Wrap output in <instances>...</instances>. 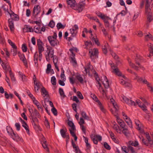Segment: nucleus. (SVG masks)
Here are the masks:
<instances>
[{
	"label": "nucleus",
	"mask_w": 153,
	"mask_h": 153,
	"mask_svg": "<svg viewBox=\"0 0 153 153\" xmlns=\"http://www.w3.org/2000/svg\"><path fill=\"white\" fill-rule=\"evenodd\" d=\"M6 129L7 133L13 140L17 142L19 141L22 142L23 141V139L20 137L17 134L15 133L12 128L10 126H7Z\"/></svg>",
	"instance_id": "f257e3e1"
},
{
	"label": "nucleus",
	"mask_w": 153,
	"mask_h": 153,
	"mask_svg": "<svg viewBox=\"0 0 153 153\" xmlns=\"http://www.w3.org/2000/svg\"><path fill=\"white\" fill-rule=\"evenodd\" d=\"M47 47L46 52L47 54H45V56L46 60L49 61L50 60V57L52 58L53 56L54 51L51 46H47Z\"/></svg>",
	"instance_id": "f03ea898"
},
{
	"label": "nucleus",
	"mask_w": 153,
	"mask_h": 153,
	"mask_svg": "<svg viewBox=\"0 0 153 153\" xmlns=\"http://www.w3.org/2000/svg\"><path fill=\"white\" fill-rule=\"evenodd\" d=\"M30 119L31 120V123L34 126V128L35 129L41 130L40 128L38 125L39 120L37 119V117H35L34 115H32V116H31Z\"/></svg>",
	"instance_id": "7ed1b4c3"
},
{
	"label": "nucleus",
	"mask_w": 153,
	"mask_h": 153,
	"mask_svg": "<svg viewBox=\"0 0 153 153\" xmlns=\"http://www.w3.org/2000/svg\"><path fill=\"white\" fill-rule=\"evenodd\" d=\"M123 100L126 103L128 104L131 105H136L137 104H139L140 102L139 100L136 101V103L134 101H132L131 100L129 99L128 98H127L125 96L122 97Z\"/></svg>",
	"instance_id": "20e7f679"
},
{
	"label": "nucleus",
	"mask_w": 153,
	"mask_h": 153,
	"mask_svg": "<svg viewBox=\"0 0 153 153\" xmlns=\"http://www.w3.org/2000/svg\"><path fill=\"white\" fill-rule=\"evenodd\" d=\"M51 38V37H48V40L52 47H54L59 45V42L57 39H53Z\"/></svg>",
	"instance_id": "39448f33"
},
{
	"label": "nucleus",
	"mask_w": 153,
	"mask_h": 153,
	"mask_svg": "<svg viewBox=\"0 0 153 153\" xmlns=\"http://www.w3.org/2000/svg\"><path fill=\"white\" fill-rule=\"evenodd\" d=\"M37 42L38 51H44L45 48L43 47L44 44L42 42L40 39H39L37 40Z\"/></svg>",
	"instance_id": "423d86ee"
},
{
	"label": "nucleus",
	"mask_w": 153,
	"mask_h": 153,
	"mask_svg": "<svg viewBox=\"0 0 153 153\" xmlns=\"http://www.w3.org/2000/svg\"><path fill=\"white\" fill-rule=\"evenodd\" d=\"M111 66L113 70V71H112V72H114L116 75L119 76H122V73L118 68H115L114 64H111Z\"/></svg>",
	"instance_id": "0eeeda50"
},
{
	"label": "nucleus",
	"mask_w": 153,
	"mask_h": 153,
	"mask_svg": "<svg viewBox=\"0 0 153 153\" xmlns=\"http://www.w3.org/2000/svg\"><path fill=\"white\" fill-rule=\"evenodd\" d=\"M40 11V7L38 5L35 6L33 9V13L34 14V16L35 18L36 17Z\"/></svg>",
	"instance_id": "6e6552de"
},
{
	"label": "nucleus",
	"mask_w": 153,
	"mask_h": 153,
	"mask_svg": "<svg viewBox=\"0 0 153 153\" xmlns=\"http://www.w3.org/2000/svg\"><path fill=\"white\" fill-rule=\"evenodd\" d=\"M84 7V4H75L73 9L77 10L78 12H80L82 10Z\"/></svg>",
	"instance_id": "1a4fd4ad"
},
{
	"label": "nucleus",
	"mask_w": 153,
	"mask_h": 153,
	"mask_svg": "<svg viewBox=\"0 0 153 153\" xmlns=\"http://www.w3.org/2000/svg\"><path fill=\"white\" fill-rule=\"evenodd\" d=\"M98 53V50L96 49H94L93 50H91L89 51V53L90 54V56L91 58L94 56H95L97 58L98 57L97 55Z\"/></svg>",
	"instance_id": "9d476101"
},
{
	"label": "nucleus",
	"mask_w": 153,
	"mask_h": 153,
	"mask_svg": "<svg viewBox=\"0 0 153 153\" xmlns=\"http://www.w3.org/2000/svg\"><path fill=\"white\" fill-rule=\"evenodd\" d=\"M9 24V27L11 31H13L14 30L15 28L14 26V21L12 19H9L8 21Z\"/></svg>",
	"instance_id": "9b49d317"
},
{
	"label": "nucleus",
	"mask_w": 153,
	"mask_h": 153,
	"mask_svg": "<svg viewBox=\"0 0 153 153\" xmlns=\"http://www.w3.org/2000/svg\"><path fill=\"white\" fill-rule=\"evenodd\" d=\"M18 54L20 59L22 61L25 65H27V62L26 59L25 57V55L23 54H22L21 53L19 52Z\"/></svg>",
	"instance_id": "f8f14e48"
},
{
	"label": "nucleus",
	"mask_w": 153,
	"mask_h": 153,
	"mask_svg": "<svg viewBox=\"0 0 153 153\" xmlns=\"http://www.w3.org/2000/svg\"><path fill=\"white\" fill-rule=\"evenodd\" d=\"M137 147L138 148L137 149H134V147L131 146H128V151H130L131 153H137V151L141 149L140 147L139 146H138Z\"/></svg>",
	"instance_id": "ddd939ff"
},
{
	"label": "nucleus",
	"mask_w": 153,
	"mask_h": 153,
	"mask_svg": "<svg viewBox=\"0 0 153 153\" xmlns=\"http://www.w3.org/2000/svg\"><path fill=\"white\" fill-rule=\"evenodd\" d=\"M63 128L61 129L60 130V133L62 137L63 138H65L66 137V135L68 134L66 133L67 131V129L66 127L65 126H63Z\"/></svg>",
	"instance_id": "4468645a"
},
{
	"label": "nucleus",
	"mask_w": 153,
	"mask_h": 153,
	"mask_svg": "<svg viewBox=\"0 0 153 153\" xmlns=\"http://www.w3.org/2000/svg\"><path fill=\"white\" fill-rule=\"evenodd\" d=\"M1 65L3 69L6 72H7L9 70H11L10 67L7 63L2 62Z\"/></svg>",
	"instance_id": "2eb2a0df"
},
{
	"label": "nucleus",
	"mask_w": 153,
	"mask_h": 153,
	"mask_svg": "<svg viewBox=\"0 0 153 153\" xmlns=\"http://www.w3.org/2000/svg\"><path fill=\"white\" fill-rule=\"evenodd\" d=\"M124 119L129 127L131 128H132V122L130 118L128 117L127 116H126L125 118H124Z\"/></svg>",
	"instance_id": "dca6fc26"
},
{
	"label": "nucleus",
	"mask_w": 153,
	"mask_h": 153,
	"mask_svg": "<svg viewBox=\"0 0 153 153\" xmlns=\"http://www.w3.org/2000/svg\"><path fill=\"white\" fill-rule=\"evenodd\" d=\"M75 76L76 78L79 82H80L81 84H83L84 80L81 75L79 73H77Z\"/></svg>",
	"instance_id": "f3484780"
},
{
	"label": "nucleus",
	"mask_w": 153,
	"mask_h": 153,
	"mask_svg": "<svg viewBox=\"0 0 153 153\" xmlns=\"http://www.w3.org/2000/svg\"><path fill=\"white\" fill-rule=\"evenodd\" d=\"M148 12L147 17V22L146 25L147 27L149 26V23L150 22L153 20V16L152 15L151 13L149 12Z\"/></svg>",
	"instance_id": "a211bd4d"
},
{
	"label": "nucleus",
	"mask_w": 153,
	"mask_h": 153,
	"mask_svg": "<svg viewBox=\"0 0 153 153\" xmlns=\"http://www.w3.org/2000/svg\"><path fill=\"white\" fill-rule=\"evenodd\" d=\"M146 1L145 5V11L146 13H147L149 10H150V3L149 0H145Z\"/></svg>",
	"instance_id": "6ab92c4d"
},
{
	"label": "nucleus",
	"mask_w": 153,
	"mask_h": 153,
	"mask_svg": "<svg viewBox=\"0 0 153 153\" xmlns=\"http://www.w3.org/2000/svg\"><path fill=\"white\" fill-rule=\"evenodd\" d=\"M38 53L37 51H36L34 54L33 56V61L34 63L36 66H38Z\"/></svg>",
	"instance_id": "aec40b11"
},
{
	"label": "nucleus",
	"mask_w": 153,
	"mask_h": 153,
	"mask_svg": "<svg viewBox=\"0 0 153 153\" xmlns=\"http://www.w3.org/2000/svg\"><path fill=\"white\" fill-rule=\"evenodd\" d=\"M128 143L129 144L128 145L130 146H133L134 147H137L138 146L139 143L137 141H132V140H130L128 142Z\"/></svg>",
	"instance_id": "412c9836"
},
{
	"label": "nucleus",
	"mask_w": 153,
	"mask_h": 153,
	"mask_svg": "<svg viewBox=\"0 0 153 153\" xmlns=\"http://www.w3.org/2000/svg\"><path fill=\"white\" fill-rule=\"evenodd\" d=\"M34 85H35V91L36 92V91H38L39 88L41 86H42L41 84L39 82H36V83L34 84Z\"/></svg>",
	"instance_id": "4be33fe9"
},
{
	"label": "nucleus",
	"mask_w": 153,
	"mask_h": 153,
	"mask_svg": "<svg viewBox=\"0 0 153 153\" xmlns=\"http://www.w3.org/2000/svg\"><path fill=\"white\" fill-rule=\"evenodd\" d=\"M11 18L10 19H12L13 20H18V18H17V15L16 14H15L12 11H11V13L8 12Z\"/></svg>",
	"instance_id": "5701e85b"
},
{
	"label": "nucleus",
	"mask_w": 153,
	"mask_h": 153,
	"mask_svg": "<svg viewBox=\"0 0 153 153\" xmlns=\"http://www.w3.org/2000/svg\"><path fill=\"white\" fill-rule=\"evenodd\" d=\"M67 4L70 5V6L73 8L75 6V0H68L67 1Z\"/></svg>",
	"instance_id": "b1692460"
},
{
	"label": "nucleus",
	"mask_w": 153,
	"mask_h": 153,
	"mask_svg": "<svg viewBox=\"0 0 153 153\" xmlns=\"http://www.w3.org/2000/svg\"><path fill=\"white\" fill-rule=\"evenodd\" d=\"M109 133L111 138L112 139L113 141L115 143H117L118 142V140L115 138L114 134L111 131H109Z\"/></svg>",
	"instance_id": "393cba45"
},
{
	"label": "nucleus",
	"mask_w": 153,
	"mask_h": 153,
	"mask_svg": "<svg viewBox=\"0 0 153 153\" xmlns=\"http://www.w3.org/2000/svg\"><path fill=\"white\" fill-rule=\"evenodd\" d=\"M104 80L105 81V83H103L105 88H107L109 87V82L106 76H104Z\"/></svg>",
	"instance_id": "a878e982"
},
{
	"label": "nucleus",
	"mask_w": 153,
	"mask_h": 153,
	"mask_svg": "<svg viewBox=\"0 0 153 153\" xmlns=\"http://www.w3.org/2000/svg\"><path fill=\"white\" fill-rule=\"evenodd\" d=\"M81 114L82 117L87 120H90V118L87 115L86 113L84 111H81Z\"/></svg>",
	"instance_id": "bb28decb"
},
{
	"label": "nucleus",
	"mask_w": 153,
	"mask_h": 153,
	"mask_svg": "<svg viewBox=\"0 0 153 153\" xmlns=\"http://www.w3.org/2000/svg\"><path fill=\"white\" fill-rule=\"evenodd\" d=\"M83 137L84 139V141L86 143V146L88 149H90L91 148L90 144L88 143V138L85 137L84 136H83Z\"/></svg>",
	"instance_id": "cd10ccee"
},
{
	"label": "nucleus",
	"mask_w": 153,
	"mask_h": 153,
	"mask_svg": "<svg viewBox=\"0 0 153 153\" xmlns=\"http://www.w3.org/2000/svg\"><path fill=\"white\" fill-rule=\"evenodd\" d=\"M33 103L36 105L39 109H41L42 110L43 108L41 105H39V103L38 101L36 100V99L35 100H33Z\"/></svg>",
	"instance_id": "c85d7f7f"
},
{
	"label": "nucleus",
	"mask_w": 153,
	"mask_h": 153,
	"mask_svg": "<svg viewBox=\"0 0 153 153\" xmlns=\"http://www.w3.org/2000/svg\"><path fill=\"white\" fill-rule=\"evenodd\" d=\"M142 141L145 145L147 146H151L153 144H150L148 140H146L144 138L143 139Z\"/></svg>",
	"instance_id": "c756f323"
},
{
	"label": "nucleus",
	"mask_w": 153,
	"mask_h": 153,
	"mask_svg": "<svg viewBox=\"0 0 153 153\" xmlns=\"http://www.w3.org/2000/svg\"><path fill=\"white\" fill-rule=\"evenodd\" d=\"M41 92L42 95H44L45 96L48 95V92L46 91L45 88L43 87L41 89Z\"/></svg>",
	"instance_id": "7c9ffc66"
},
{
	"label": "nucleus",
	"mask_w": 153,
	"mask_h": 153,
	"mask_svg": "<svg viewBox=\"0 0 153 153\" xmlns=\"http://www.w3.org/2000/svg\"><path fill=\"white\" fill-rule=\"evenodd\" d=\"M75 55H73V56H71V61L73 65H77V63L76 59L75 58Z\"/></svg>",
	"instance_id": "2f4dec72"
},
{
	"label": "nucleus",
	"mask_w": 153,
	"mask_h": 153,
	"mask_svg": "<svg viewBox=\"0 0 153 153\" xmlns=\"http://www.w3.org/2000/svg\"><path fill=\"white\" fill-rule=\"evenodd\" d=\"M70 31L71 33V36L72 37H75L77 33V31L74 28L71 29Z\"/></svg>",
	"instance_id": "473e14b6"
},
{
	"label": "nucleus",
	"mask_w": 153,
	"mask_h": 153,
	"mask_svg": "<svg viewBox=\"0 0 153 153\" xmlns=\"http://www.w3.org/2000/svg\"><path fill=\"white\" fill-rule=\"evenodd\" d=\"M68 124L69 126L71 127V129L73 130H76L75 126L73 123L71 121L69 120L68 122Z\"/></svg>",
	"instance_id": "72a5a7b5"
},
{
	"label": "nucleus",
	"mask_w": 153,
	"mask_h": 153,
	"mask_svg": "<svg viewBox=\"0 0 153 153\" xmlns=\"http://www.w3.org/2000/svg\"><path fill=\"white\" fill-rule=\"evenodd\" d=\"M22 124L23 127L25 128L27 133L28 134H29V130L28 128V126L27 125V123L25 122L24 123H22Z\"/></svg>",
	"instance_id": "f704fd0d"
},
{
	"label": "nucleus",
	"mask_w": 153,
	"mask_h": 153,
	"mask_svg": "<svg viewBox=\"0 0 153 153\" xmlns=\"http://www.w3.org/2000/svg\"><path fill=\"white\" fill-rule=\"evenodd\" d=\"M146 135V137L147 140L149 141L150 144H153V141L151 140V137L149 135V133L148 132L144 133Z\"/></svg>",
	"instance_id": "c9c22d12"
},
{
	"label": "nucleus",
	"mask_w": 153,
	"mask_h": 153,
	"mask_svg": "<svg viewBox=\"0 0 153 153\" xmlns=\"http://www.w3.org/2000/svg\"><path fill=\"white\" fill-rule=\"evenodd\" d=\"M134 75L136 77L135 78V79H137V81L139 82H143V79L142 77H140L137 76V74L135 73H134Z\"/></svg>",
	"instance_id": "e433bc0d"
},
{
	"label": "nucleus",
	"mask_w": 153,
	"mask_h": 153,
	"mask_svg": "<svg viewBox=\"0 0 153 153\" xmlns=\"http://www.w3.org/2000/svg\"><path fill=\"white\" fill-rule=\"evenodd\" d=\"M33 114H34V116L35 115L36 117L38 118H40L41 116L39 113L38 111L36 109H34V113Z\"/></svg>",
	"instance_id": "4c0bfd02"
},
{
	"label": "nucleus",
	"mask_w": 153,
	"mask_h": 153,
	"mask_svg": "<svg viewBox=\"0 0 153 153\" xmlns=\"http://www.w3.org/2000/svg\"><path fill=\"white\" fill-rule=\"evenodd\" d=\"M91 66L90 65V64L89 63L88 65L86 67H84L85 71L86 74L88 73L89 74H90L89 71L91 69Z\"/></svg>",
	"instance_id": "58836bf2"
},
{
	"label": "nucleus",
	"mask_w": 153,
	"mask_h": 153,
	"mask_svg": "<svg viewBox=\"0 0 153 153\" xmlns=\"http://www.w3.org/2000/svg\"><path fill=\"white\" fill-rule=\"evenodd\" d=\"M135 123L136 125L138 127L137 129L139 131H140V132H143V130H142L140 127L139 126L140 123V121L139 120H135Z\"/></svg>",
	"instance_id": "ea45409f"
},
{
	"label": "nucleus",
	"mask_w": 153,
	"mask_h": 153,
	"mask_svg": "<svg viewBox=\"0 0 153 153\" xmlns=\"http://www.w3.org/2000/svg\"><path fill=\"white\" fill-rule=\"evenodd\" d=\"M9 74L11 80L15 82L16 81V79L14 76V75L13 73L11 70H9Z\"/></svg>",
	"instance_id": "a19ab883"
},
{
	"label": "nucleus",
	"mask_w": 153,
	"mask_h": 153,
	"mask_svg": "<svg viewBox=\"0 0 153 153\" xmlns=\"http://www.w3.org/2000/svg\"><path fill=\"white\" fill-rule=\"evenodd\" d=\"M46 143V141H44L43 143L42 144V146L44 149H45L47 152H49V150Z\"/></svg>",
	"instance_id": "79ce46f5"
},
{
	"label": "nucleus",
	"mask_w": 153,
	"mask_h": 153,
	"mask_svg": "<svg viewBox=\"0 0 153 153\" xmlns=\"http://www.w3.org/2000/svg\"><path fill=\"white\" fill-rule=\"evenodd\" d=\"M34 32L37 33H41V30H40V27L39 26H35L34 27Z\"/></svg>",
	"instance_id": "37998d69"
},
{
	"label": "nucleus",
	"mask_w": 153,
	"mask_h": 153,
	"mask_svg": "<svg viewBox=\"0 0 153 153\" xmlns=\"http://www.w3.org/2000/svg\"><path fill=\"white\" fill-rule=\"evenodd\" d=\"M8 42L13 48H17V46L10 39H8Z\"/></svg>",
	"instance_id": "c03bdc74"
},
{
	"label": "nucleus",
	"mask_w": 153,
	"mask_h": 153,
	"mask_svg": "<svg viewBox=\"0 0 153 153\" xmlns=\"http://www.w3.org/2000/svg\"><path fill=\"white\" fill-rule=\"evenodd\" d=\"M51 64H48L47 65V68L46 70V73L49 74L51 70Z\"/></svg>",
	"instance_id": "a18cd8bd"
},
{
	"label": "nucleus",
	"mask_w": 153,
	"mask_h": 153,
	"mask_svg": "<svg viewBox=\"0 0 153 153\" xmlns=\"http://www.w3.org/2000/svg\"><path fill=\"white\" fill-rule=\"evenodd\" d=\"M123 131H122V133L126 136H127L128 135V134H129V131L128 129L126 128H123Z\"/></svg>",
	"instance_id": "49530a36"
},
{
	"label": "nucleus",
	"mask_w": 153,
	"mask_h": 153,
	"mask_svg": "<svg viewBox=\"0 0 153 153\" xmlns=\"http://www.w3.org/2000/svg\"><path fill=\"white\" fill-rule=\"evenodd\" d=\"M113 128L117 132L121 133L120 130L119 129V126L117 125L114 124Z\"/></svg>",
	"instance_id": "de8ad7c7"
},
{
	"label": "nucleus",
	"mask_w": 153,
	"mask_h": 153,
	"mask_svg": "<svg viewBox=\"0 0 153 153\" xmlns=\"http://www.w3.org/2000/svg\"><path fill=\"white\" fill-rule=\"evenodd\" d=\"M59 94L61 96L63 97L64 98L66 97V96L65 95L64 92L62 88H59Z\"/></svg>",
	"instance_id": "09e8293b"
},
{
	"label": "nucleus",
	"mask_w": 153,
	"mask_h": 153,
	"mask_svg": "<svg viewBox=\"0 0 153 153\" xmlns=\"http://www.w3.org/2000/svg\"><path fill=\"white\" fill-rule=\"evenodd\" d=\"M51 82L52 84L53 85H56V79L55 76H53L51 78Z\"/></svg>",
	"instance_id": "8fccbe9b"
},
{
	"label": "nucleus",
	"mask_w": 153,
	"mask_h": 153,
	"mask_svg": "<svg viewBox=\"0 0 153 153\" xmlns=\"http://www.w3.org/2000/svg\"><path fill=\"white\" fill-rule=\"evenodd\" d=\"M110 51L111 55L115 59H118V56L115 53L113 52V51L111 50H110Z\"/></svg>",
	"instance_id": "3c124183"
},
{
	"label": "nucleus",
	"mask_w": 153,
	"mask_h": 153,
	"mask_svg": "<svg viewBox=\"0 0 153 153\" xmlns=\"http://www.w3.org/2000/svg\"><path fill=\"white\" fill-rule=\"evenodd\" d=\"M129 65L132 68H134L135 70L137 71H138V67L136 66L134 64L131 63V62H130V63Z\"/></svg>",
	"instance_id": "603ef678"
},
{
	"label": "nucleus",
	"mask_w": 153,
	"mask_h": 153,
	"mask_svg": "<svg viewBox=\"0 0 153 153\" xmlns=\"http://www.w3.org/2000/svg\"><path fill=\"white\" fill-rule=\"evenodd\" d=\"M56 26L58 30L61 28L63 29L65 27V26H63V25H62L61 23H58Z\"/></svg>",
	"instance_id": "864d4df0"
},
{
	"label": "nucleus",
	"mask_w": 153,
	"mask_h": 153,
	"mask_svg": "<svg viewBox=\"0 0 153 153\" xmlns=\"http://www.w3.org/2000/svg\"><path fill=\"white\" fill-rule=\"evenodd\" d=\"M22 48L23 52H25L27 51V47L25 44H24L22 45Z\"/></svg>",
	"instance_id": "5fc2aeb1"
},
{
	"label": "nucleus",
	"mask_w": 153,
	"mask_h": 153,
	"mask_svg": "<svg viewBox=\"0 0 153 153\" xmlns=\"http://www.w3.org/2000/svg\"><path fill=\"white\" fill-rule=\"evenodd\" d=\"M17 48H13L11 50V52L12 53L13 56H15L16 55L17 53Z\"/></svg>",
	"instance_id": "6e6d98bb"
},
{
	"label": "nucleus",
	"mask_w": 153,
	"mask_h": 153,
	"mask_svg": "<svg viewBox=\"0 0 153 153\" xmlns=\"http://www.w3.org/2000/svg\"><path fill=\"white\" fill-rule=\"evenodd\" d=\"M139 107H140L141 109L143 111H144L146 113H147L148 110L146 109V107L144 104H143L142 105H140Z\"/></svg>",
	"instance_id": "4d7b16f0"
},
{
	"label": "nucleus",
	"mask_w": 153,
	"mask_h": 153,
	"mask_svg": "<svg viewBox=\"0 0 153 153\" xmlns=\"http://www.w3.org/2000/svg\"><path fill=\"white\" fill-rule=\"evenodd\" d=\"M51 111L55 116H56L57 115V110L55 107L53 108H52Z\"/></svg>",
	"instance_id": "13d9d810"
},
{
	"label": "nucleus",
	"mask_w": 153,
	"mask_h": 153,
	"mask_svg": "<svg viewBox=\"0 0 153 153\" xmlns=\"http://www.w3.org/2000/svg\"><path fill=\"white\" fill-rule=\"evenodd\" d=\"M77 95L78 97L80 99L82 100L83 99L84 97L81 94V92L79 91L77 92Z\"/></svg>",
	"instance_id": "bf43d9fd"
},
{
	"label": "nucleus",
	"mask_w": 153,
	"mask_h": 153,
	"mask_svg": "<svg viewBox=\"0 0 153 153\" xmlns=\"http://www.w3.org/2000/svg\"><path fill=\"white\" fill-rule=\"evenodd\" d=\"M120 83L123 85H125L126 86H128L129 83L126 82L123 79H121Z\"/></svg>",
	"instance_id": "052dcab7"
},
{
	"label": "nucleus",
	"mask_w": 153,
	"mask_h": 153,
	"mask_svg": "<svg viewBox=\"0 0 153 153\" xmlns=\"http://www.w3.org/2000/svg\"><path fill=\"white\" fill-rule=\"evenodd\" d=\"M114 110H113L112 109H110V111L112 112V114L115 117H118L117 116L118 114V111H114Z\"/></svg>",
	"instance_id": "680f3d73"
},
{
	"label": "nucleus",
	"mask_w": 153,
	"mask_h": 153,
	"mask_svg": "<svg viewBox=\"0 0 153 153\" xmlns=\"http://www.w3.org/2000/svg\"><path fill=\"white\" fill-rule=\"evenodd\" d=\"M96 14L98 17L101 18L102 19H104V17L105 15L101 13L97 12Z\"/></svg>",
	"instance_id": "e2e57ef3"
},
{
	"label": "nucleus",
	"mask_w": 153,
	"mask_h": 153,
	"mask_svg": "<svg viewBox=\"0 0 153 153\" xmlns=\"http://www.w3.org/2000/svg\"><path fill=\"white\" fill-rule=\"evenodd\" d=\"M55 25V23L53 20L51 21L49 23L48 26L52 28L54 27Z\"/></svg>",
	"instance_id": "0e129e2a"
},
{
	"label": "nucleus",
	"mask_w": 153,
	"mask_h": 153,
	"mask_svg": "<svg viewBox=\"0 0 153 153\" xmlns=\"http://www.w3.org/2000/svg\"><path fill=\"white\" fill-rule=\"evenodd\" d=\"M104 146L105 148L108 149V150H110L111 149V147L109 146V145L106 142H105L104 143Z\"/></svg>",
	"instance_id": "69168bd1"
},
{
	"label": "nucleus",
	"mask_w": 153,
	"mask_h": 153,
	"mask_svg": "<svg viewBox=\"0 0 153 153\" xmlns=\"http://www.w3.org/2000/svg\"><path fill=\"white\" fill-rule=\"evenodd\" d=\"M76 106L77 105L76 103H73L72 104V107L73 109L76 113H77Z\"/></svg>",
	"instance_id": "338daca9"
},
{
	"label": "nucleus",
	"mask_w": 153,
	"mask_h": 153,
	"mask_svg": "<svg viewBox=\"0 0 153 153\" xmlns=\"http://www.w3.org/2000/svg\"><path fill=\"white\" fill-rule=\"evenodd\" d=\"M113 104L114 106L113 109H112L113 110L115 111H118V107L117 104L113 103Z\"/></svg>",
	"instance_id": "774afa93"
}]
</instances>
